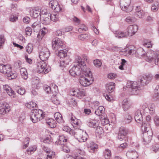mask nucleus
<instances>
[{"label": "nucleus", "mask_w": 159, "mask_h": 159, "mask_svg": "<svg viewBox=\"0 0 159 159\" xmlns=\"http://www.w3.org/2000/svg\"><path fill=\"white\" fill-rule=\"evenodd\" d=\"M89 70L87 68L84 60L79 56H77L74 64L69 70V72L72 76L82 77L84 75V74L85 75H86L87 71H88Z\"/></svg>", "instance_id": "f257e3e1"}, {"label": "nucleus", "mask_w": 159, "mask_h": 159, "mask_svg": "<svg viewBox=\"0 0 159 159\" xmlns=\"http://www.w3.org/2000/svg\"><path fill=\"white\" fill-rule=\"evenodd\" d=\"M50 56L48 50L46 48H43L40 52L39 57L41 61L37 64V69L39 73L46 74L51 70V67L47 65L46 60Z\"/></svg>", "instance_id": "f03ea898"}, {"label": "nucleus", "mask_w": 159, "mask_h": 159, "mask_svg": "<svg viewBox=\"0 0 159 159\" xmlns=\"http://www.w3.org/2000/svg\"><path fill=\"white\" fill-rule=\"evenodd\" d=\"M136 53L139 56L144 57L146 60L149 62H154V63L158 65L159 63V52H154L152 50H149L146 53L142 48H139L136 50Z\"/></svg>", "instance_id": "7ed1b4c3"}, {"label": "nucleus", "mask_w": 159, "mask_h": 159, "mask_svg": "<svg viewBox=\"0 0 159 159\" xmlns=\"http://www.w3.org/2000/svg\"><path fill=\"white\" fill-rule=\"evenodd\" d=\"M143 133V142L144 144L149 143L152 139V133L148 123L143 124L142 127Z\"/></svg>", "instance_id": "20e7f679"}, {"label": "nucleus", "mask_w": 159, "mask_h": 159, "mask_svg": "<svg viewBox=\"0 0 159 159\" xmlns=\"http://www.w3.org/2000/svg\"><path fill=\"white\" fill-rule=\"evenodd\" d=\"M87 71L85 75L84 74L83 76L79 77H80L79 80L80 84L82 86L84 87L89 86L93 81L91 72L89 70Z\"/></svg>", "instance_id": "39448f33"}, {"label": "nucleus", "mask_w": 159, "mask_h": 159, "mask_svg": "<svg viewBox=\"0 0 159 159\" xmlns=\"http://www.w3.org/2000/svg\"><path fill=\"white\" fill-rule=\"evenodd\" d=\"M45 116V113L40 110L34 109L31 111L30 119L33 123H36L43 119Z\"/></svg>", "instance_id": "423d86ee"}, {"label": "nucleus", "mask_w": 159, "mask_h": 159, "mask_svg": "<svg viewBox=\"0 0 159 159\" xmlns=\"http://www.w3.org/2000/svg\"><path fill=\"white\" fill-rule=\"evenodd\" d=\"M52 46L53 49L55 50H57L61 48H65L66 45L60 39L58 38H55L52 39Z\"/></svg>", "instance_id": "0eeeda50"}, {"label": "nucleus", "mask_w": 159, "mask_h": 159, "mask_svg": "<svg viewBox=\"0 0 159 159\" xmlns=\"http://www.w3.org/2000/svg\"><path fill=\"white\" fill-rule=\"evenodd\" d=\"M127 87L131 88V92L133 94H137L139 91L140 85L139 82H129L127 85Z\"/></svg>", "instance_id": "6e6552de"}, {"label": "nucleus", "mask_w": 159, "mask_h": 159, "mask_svg": "<svg viewBox=\"0 0 159 159\" xmlns=\"http://www.w3.org/2000/svg\"><path fill=\"white\" fill-rule=\"evenodd\" d=\"M67 141V139L63 136H60L59 139L56 141L55 143L56 144L60 145L62 147L63 151L66 152L68 153L70 151V149L67 147L66 144Z\"/></svg>", "instance_id": "1a4fd4ad"}, {"label": "nucleus", "mask_w": 159, "mask_h": 159, "mask_svg": "<svg viewBox=\"0 0 159 159\" xmlns=\"http://www.w3.org/2000/svg\"><path fill=\"white\" fill-rule=\"evenodd\" d=\"M75 137L79 142H83L87 140L88 135L85 132L81 129H78L76 131Z\"/></svg>", "instance_id": "9d476101"}, {"label": "nucleus", "mask_w": 159, "mask_h": 159, "mask_svg": "<svg viewBox=\"0 0 159 159\" xmlns=\"http://www.w3.org/2000/svg\"><path fill=\"white\" fill-rule=\"evenodd\" d=\"M131 0H120V5L121 9L126 12H129L131 10L129 9V5Z\"/></svg>", "instance_id": "9b49d317"}, {"label": "nucleus", "mask_w": 159, "mask_h": 159, "mask_svg": "<svg viewBox=\"0 0 159 159\" xmlns=\"http://www.w3.org/2000/svg\"><path fill=\"white\" fill-rule=\"evenodd\" d=\"M152 78V77L151 75H145L140 79V81H139V84L143 85H146L149 83Z\"/></svg>", "instance_id": "f8f14e48"}, {"label": "nucleus", "mask_w": 159, "mask_h": 159, "mask_svg": "<svg viewBox=\"0 0 159 159\" xmlns=\"http://www.w3.org/2000/svg\"><path fill=\"white\" fill-rule=\"evenodd\" d=\"M138 30V27L137 25H134L129 26L126 29L127 34L128 36L130 35L132 36L134 35Z\"/></svg>", "instance_id": "ddd939ff"}, {"label": "nucleus", "mask_w": 159, "mask_h": 159, "mask_svg": "<svg viewBox=\"0 0 159 159\" xmlns=\"http://www.w3.org/2000/svg\"><path fill=\"white\" fill-rule=\"evenodd\" d=\"M11 70V67L10 65L0 64V72L4 74L5 75L7 72H10Z\"/></svg>", "instance_id": "4468645a"}, {"label": "nucleus", "mask_w": 159, "mask_h": 159, "mask_svg": "<svg viewBox=\"0 0 159 159\" xmlns=\"http://www.w3.org/2000/svg\"><path fill=\"white\" fill-rule=\"evenodd\" d=\"M126 156L129 159H138L139 155L137 152L135 150H130L126 153Z\"/></svg>", "instance_id": "2eb2a0df"}, {"label": "nucleus", "mask_w": 159, "mask_h": 159, "mask_svg": "<svg viewBox=\"0 0 159 159\" xmlns=\"http://www.w3.org/2000/svg\"><path fill=\"white\" fill-rule=\"evenodd\" d=\"M30 14L31 17L36 18L40 15V9L38 7L34 8L30 10Z\"/></svg>", "instance_id": "dca6fc26"}, {"label": "nucleus", "mask_w": 159, "mask_h": 159, "mask_svg": "<svg viewBox=\"0 0 159 159\" xmlns=\"http://www.w3.org/2000/svg\"><path fill=\"white\" fill-rule=\"evenodd\" d=\"M43 150L48 154L46 155V159H52L55 157L54 152H51L50 150L47 147L44 146L43 148Z\"/></svg>", "instance_id": "f3484780"}, {"label": "nucleus", "mask_w": 159, "mask_h": 159, "mask_svg": "<svg viewBox=\"0 0 159 159\" xmlns=\"http://www.w3.org/2000/svg\"><path fill=\"white\" fill-rule=\"evenodd\" d=\"M50 14L47 13L44 16H42L40 17L42 23L43 24L45 25H48L50 21Z\"/></svg>", "instance_id": "a211bd4d"}, {"label": "nucleus", "mask_w": 159, "mask_h": 159, "mask_svg": "<svg viewBox=\"0 0 159 159\" xmlns=\"http://www.w3.org/2000/svg\"><path fill=\"white\" fill-rule=\"evenodd\" d=\"M134 119L137 122L140 123L142 121L143 117L140 110H138L136 111L135 113Z\"/></svg>", "instance_id": "6ab92c4d"}, {"label": "nucleus", "mask_w": 159, "mask_h": 159, "mask_svg": "<svg viewBox=\"0 0 159 159\" xmlns=\"http://www.w3.org/2000/svg\"><path fill=\"white\" fill-rule=\"evenodd\" d=\"M115 83L112 82H110L107 84L106 86L107 90L109 93L112 92L115 89Z\"/></svg>", "instance_id": "aec40b11"}, {"label": "nucleus", "mask_w": 159, "mask_h": 159, "mask_svg": "<svg viewBox=\"0 0 159 159\" xmlns=\"http://www.w3.org/2000/svg\"><path fill=\"white\" fill-rule=\"evenodd\" d=\"M63 58V60L60 61V66L61 67H65L68 65L69 62L71 61V59L68 56H66Z\"/></svg>", "instance_id": "412c9836"}, {"label": "nucleus", "mask_w": 159, "mask_h": 159, "mask_svg": "<svg viewBox=\"0 0 159 159\" xmlns=\"http://www.w3.org/2000/svg\"><path fill=\"white\" fill-rule=\"evenodd\" d=\"M115 34V37L118 39L127 38L128 36V34H127L126 32H124L119 31H116Z\"/></svg>", "instance_id": "4be33fe9"}, {"label": "nucleus", "mask_w": 159, "mask_h": 159, "mask_svg": "<svg viewBox=\"0 0 159 159\" xmlns=\"http://www.w3.org/2000/svg\"><path fill=\"white\" fill-rule=\"evenodd\" d=\"M3 89L10 96H11L15 93V92L7 85H4Z\"/></svg>", "instance_id": "5701e85b"}, {"label": "nucleus", "mask_w": 159, "mask_h": 159, "mask_svg": "<svg viewBox=\"0 0 159 159\" xmlns=\"http://www.w3.org/2000/svg\"><path fill=\"white\" fill-rule=\"evenodd\" d=\"M87 124L89 127L96 128L98 124V121L97 120L90 119L87 121Z\"/></svg>", "instance_id": "b1692460"}, {"label": "nucleus", "mask_w": 159, "mask_h": 159, "mask_svg": "<svg viewBox=\"0 0 159 159\" xmlns=\"http://www.w3.org/2000/svg\"><path fill=\"white\" fill-rule=\"evenodd\" d=\"M5 76L9 80L14 79L17 77V73L15 71L11 70L10 72H7Z\"/></svg>", "instance_id": "393cba45"}, {"label": "nucleus", "mask_w": 159, "mask_h": 159, "mask_svg": "<svg viewBox=\"0 0 159 159\" xmlns=\"http://www.w3.org/2000/svg\"><path fill=\"white\" fill-rule=\"evenodd\" d=\"M47 124L51 128H54L56 126L57 123L52 118H48L46 120Z\"/></svg>", "instance_id": "a878e982"}, {"label": "nucleus", "mask_w": 159, "mask_h": 159, "mask_svg": "<svg viewBox=\"0 0 159 159\" xmlns=\"http://www.w3.org/2000/svg\"><path fill=\"white\" fill-rule=\"evenodd\" d=\"M54 117L57 122L59 123L63 122V120L61 115L59 112L55 113Z\"/></svg>", "instance_id": "bb28decb"}, {"label": "nucleus", "mask_w": 159, "mask_h": 159, "mask_svg": "<svg viewBox=\"0 0 159 159\" xmlns=\"http://www.w3.org/2000/svg\"><path fill=\"white\" fill-rule=\"evenodd\" d=\"M58 52L57 56L60 58H63L67 55V53L68 50L66 49H60Z\"/></svg>", "instance_id": "cd10ccee"}, {"label": "nucleus", "mask_w": 159, "mask_h": 159, "mask_svg": "<svg viewBox=\"0 0 159 159\" xmlns=\"http://www.w3.org/2000/svg\"><path fill=\"white\" fill-rule=\"evenodd\" d=\"M105 109L103 107L99 106L95 111V114L98 116H102V114L104 113Z\"/></svg>", "instance_id": "c85d7f7f"}, {"label": "nucleus", "mask_w": 159, "mask_h": 159, "mask_svg": "<svg viewBox=\"0 0 159 159\" xmlns=\"http://www.w3.org/2000/svg\"><path fill=\"white\" fill-rule=\"evenodd\" d=\"M20 73L22 78L26 80L28 78V73L26 69L24 68H22L20 69Z\"/></svg>", "instance_id": "c756f323"}, {"label": "nucleus", "mask_w": 159, "mask_h": 159, "mask_svg": "<svg viewBox=\"0 0 159 159\" xmlns=\"http://www.w3.org/2000/svg\"><path fill=\"white\" fill-rule=\"evenodd\" d=\"M128 133V130L126 128L124 127L120 128L118 134L126 136Z\"/></svg>", "instance_id": "7c9ffc66"}, {"label": "nucleus", "mask_w": 159, "mask_h": 159, "mask_svg": "<svg viewBox=\"0 0 159 159\" xmlns=\"http://www.w3.org/2000/svg\"><path fill=\"white\" fill-rule=\"evenodd\" d=\"M130 104L126 99L123 100V107L125 111H127L130 107Z\"/></svg>", "instance_id": "2f4dec72"}, {"label": "nucleus", "mask_w": 159, "mask_h": 159, "mask_svg": "<svg viewBox=\"0 0 159 159\" xmlns=\"http://www.w3.org/2000/svg\"><path fill=\"white\" fill-rule=\"evenodd\" d=\"M124 51L126 52H128L129 54H133L136 53V51L135 49V48L133 46H131L129 48H126Z\"/></svg>", "instance_id": "473e14b6"}, {"label": "nucleus", "mask_w": 159, "mask_h": 159, "mask_svg": "<svg viewBox=\"0 0 159 159\" xmlns=\"http://www.w3.org/2000/svg\"><path fill=\"white\" fill-rule=\"evenodd\" d=\"M48 32V31L42 30L38 34L37 38L39 40H40Z\"/></svg>", "instance_id": "72a5a7b5"}, {"label": "nucleus", "mask_w": 159, "mask_h": 159, "mask_svg": "<svg viewBox=\"0 0 159 159\" xmlns=\"http://www.w3.org/2000/svg\"><path fill=\"white\" fill-rule=\"evenodd\" d=\"M144 12L142 10L137 11L134 13V16L139 18H142L144 16Z\"/></svg>", "instance_id": "f704fd0d"}, {"label": "nucleus", "mask_w": 159, "mask_h": 159, "mask_svg": "<svg viewBox=\"0 0 159 159\" xmlns=\"http://www.w3.org/2000/svg\"><path fill=\"white\" fill-rule=\"evenodd\" d=\"M143 45L146 47L150 48L152 46L151 41L148 40H145L143 42Z\"/></svg>", "instance_id": "c9c22d12"}, {"label": "nucleus", "mask_w": 159, "mask_h": 159, "mask_svg": "<svg viewBox=\"0 0 159 159\" xmlns=\"http://www.w3.org/2000/svg\"><path fill=\"white\" fill-rule=\"evenodd\" d=\"M151 149L155 153L159 151V144L157 143L154 144L152 145Z\"/></svg>", "instance_id": "e433bc0d"}, {"label": "nucleus", "mask_w": 159, "mask_h": 159, "mask_svg": "<svg viewBox=\"0 0 159 159\" xmlns=\"http://www.w3.org/2000/svg\"><path fill=\"white\" fill-rule=\"evenodd\" d=\"M87 30V27L84 25L82 24L80 25L78 29V31L79 32L81 33Z\"/></svg>", "instance_id": "4c0bfd02"}, {"label": "nucleus", "mask_w": 159, "mask_h": 159, "mask_svg": "<svg viewBox=\"0 0 159 159\" xmlns=\"http://www.w3.org/2000/svg\"><path fill=\"white\" fill-rule=\"evenodd\" d=\"M104 156L106 159H110L111 156V151L108 149L105 150L104 152Z\"/></svg>", "instance_id": "58836bf2"}, {"label": "nucleus", "mask_w": 159, "mask_h": 159, "mask_svg": "<svg viewBox=\"0 0 159 159\" xmlns=\"http://www.w3.org/2000/svg\"><path fill=\"white\" fill-rule=\"evenodd\" d=\"M136 20V19L133 17L129 16L126 19V21L129 24L134 23Z\"/></svg>", "instance_id": "ea45409f"}, {"label": "nucleus", "mask_w": 159, "mask_h": 159, "mask_svg": "<svg viewBox=\"0 0 159 159\" xmlns=\"http://www.w3.org/2000/svg\"><path fill=\"white\" fill-rule=\"evenodd\" d=\"M132 118L131 116L128 114L125 115V122L127 123H129L132 121Z\"/></svg>", "instance_id": "a19ab883"}, {"label": "nucleus", "mask_w": 159, "mask_h": 159, "mask_svg": "<svg viewBox=\"0 0 159 159\" xmlns=\"http://www.w3.org/2000/svg\"><path fill=\"white\" fill-rule=\"evenodd\" d=\"M50 19L53 21H56L58 19V16L57 14H50Z\"/></svg>", "instance_id": "79ce46f5"}, {"label": "nucleus", "mask_w": 159, "mask_h": 159, "mask_svg": "<svg viewBox=\"0 0 159 159\" xmlns=\"http://www.w3.org/2000/svg\"><path fill=\"white\" fill-rule=\"evenodd\" d=\"M71 122L72 125H78L79 124V121L75 117L72 116L70 118Z\"/></svg>", "instance_id": "37998d69"}, {"label": "nucleus", "mask_w": 159, "mask_h": 159, "mask_svg": "<svg viewBox=\"0 0 159 159\" xmlns=\"http://www.w3.org/2000/svg\"><path fill=\"white\" fill-rule=\"evenodd\" d=\"M36 104L35 103L33 102H30L28 103H26L25 106L28 108L31 109L32 108L36 107Z\"/></svg>", "instance_id": "c03bdc74"}, {"label": "nucleus", "mask_w": 159, "mask_h": 159, "mask_svg": "<svg viewBox=\"0 0 159 159\" xmlns=\"http://www.w3.org/2000/svg\"><path fill=\"white\" fill-rule=\"evenodd\" d=\"M155 106L154 104H152L149 105L148 107V109L150 111L151 114H153L154 113L155 111Z\"/></svg>", "instance_id": "a18cd8bd"}, {"label": "nucleus", "mask_w": 159, "mask_h": 159, "mask_svg": "<svg viewBox=\"0 0 159 159\" xmlns=\"http://www.w3.org/2000/svg\"><path fill=\"white\" fill-rule=\"evenodd\" d=\"M93 64L94 66L97 67H100L102 64L101 61L99 59L94 60L93 61Z\"/></svg>", "instance_id": "49530a36"}, {"label": "nucleus", "mask_w": 159, "mask_h": 159, "mask_svg": "<svg viewBox=\"0 0 159 159\" xmlns=\"http://www.w3.org/2000/svg\"><path fill=\"white\" fill-rule=\"evenodd\" d=\"M33 48L32 44L29 43L26 47V51L28 53H30L33 50Z\"/></svg>", "instance_id": "de8ad7c7"}, {"label": "nucleus", "mask_w": 159, "mask_h": 159, "mask_svg": "<svg viewBox=\"0 0 159 159\" xmlns=\"http://www.w3.org/2000/svg\"><path fill=\"white\" fill-rule=\"evenodd\" d=\"M10 110V108H0V114H1L4 115L8 113Z\"/></svg>", "instance_id": "09e8293b"}, {"label": "nucleus", "mask_w": 159, "mask_h": 159, "mask_svg": "<svg viewBox=\"0 0 159 159\" xmlns=\"http://www.w3.org/2000/svg\"><path fill=\"white\" fill-rule=\"evenodd\" d=\"M43 89L46 92L48 93L52 91V92L53 93V89L50 88V87L48 85H45L43 86Z\"/></svg>", "instance_id": "8fccbe9b"}, {"label": "nucleus", "mask_w": 159, "mask_h": 159, "mask_svg": "<svg viewBox=\"0 0 159 159\" xmlns=\"http://www.w3.org/2000/svg\"><path fill=\"white\" fill-rule=\"evenodd\" d=\"M10 108L9 105L5 102H0V108Z\"/></svg>", "instance_id": "3c124183"}, {"label": "nucleus", "mask_w": 159, "mask_h": 159, "mask_svg": "<svg viewBox=\"0 0 159 159\" xmlns=\"http://www.w3.org/2000/svg\"><path fill=\"white\" fill-rule=\"evenodd\" d=\"M57 3L58 2L56 1H52L50 2L49 6L52 9H54Z\"/></svg>", "instance_id": "603ef678"}, {"label": "nucleus", "mask_w": 159, "mask_h": 159, "mask_svg": "<svg viewBox=\"0 0 159 159\" xmlns=\"http://www.w3.org/2000/svg\"><path fill=\"white\" fill-rule=\"evenodd\" d=\"M102 119L101 120L102 123L103 125H106L109 123V121L107 117H104L102 118V117H101Z\"/></svg>", "instance_id": "864d4df0"}, {"label": "nucleus", "mask_w": 159, "mask_h": 159, "mask_svg": "<svg viewBox=\"0 0 159 159\" xmlns=\"http://www.w3.org/2000/svg\"><path fill=\"white\" fill-rule=\"evenodd\" d=\"M78 92V97L80 98V97L84 96L85 95V92L83 90H79L77 91Z\"/></svg>", "instance_id": "5fc2aeb1"}, {"label": "nucleus", "mask_w": 159, "mask_h": 159, "mask_svg": "<svg viewBox=\"0 0 159 159\" xmlns=\"http://www.w3.org/2000/svg\"><path fill=\"white\" fill-rule=\"evenodd\" d=\"M97 127L96 130V132L99 134H102L103 132V129L102 128V127L98 126V125Z\"/></svg>", "instance_id": "6e6d98bb"}, {"label": "nucleus", "mask_w": 159, "mask_h": 159, "mask_svg": "<svg viewBox=\"0 0 159 159\" xmlns=\"http://www.w3.org/2000/svg\"><path fill=\"white\" fill-rule=\"evenodd\" d=\"M92 145L90 146V150H91L92 152H94L98 148V145L95 143H93Z\"/></svg>", "instance_id": "4d7b16f0"}, {"label": "nucleus", "mask_w": 159, "mask_h": 159, "mask_svg": "<svg viewBox=\"0 0 159 159\" xmlns=\"http://www.w3.org/2000/svg\"><path fill=\"white\" fill-rule=\"evenodd\" d=\"M17 92L20 94L23 95L25 93V91L24 88L20 87L19 89L17 90Z\"/></svg>", "instance_id": "13d9d810"}, {"label": "nucleus", "mask_w": 159, "mask_h": 159, "mask_svg": "<svg viewBox=\"0 0 159 159\" xmlns=\"http://www.w3.org/2000/svg\"><path fill=\"white\" fill-rule=\"evenodd\" d=\"M5 42V39L3 35H0V49L1 48L2 45Z\"/></svg>", "instance_id": "bf43d9fd"}, {"label": "nucleus", "mask_w": 159, "mask_h": 159, "mask_svg": "<svg viewBox=\"0 0 159 159\" xmlns=\"http://www.w3.org/2000/svg\"><path fill=\"white\" fill-rule=\"evenodd\" d=\"M51 99L52 100V101L53 102L54 104H56L57 105L59 104V101L57 99L56 96H53L51 98Z\"/></svg>", "instance_id": "052dcab7"}, {"label": "nucleus", "mask_w": 159, "mask_h": 159, "mask_svg": "<svg viewBox=\"0 0 159 159\" xmlns=\"http://www.w3.org/2000/svg\"><path fill=\"white\" fill-rule=\"evenodd\" d=\"M88 35L86 34H81L78 36L79 39L83 40L88 37Z\"/></svg>", "instance_id": "680f3d73"}, {"label": "nucleus", "mask_w": 159, "mask_h": 159, "mask_svg": "<svg viewBox=\"0 0 159 159\" xmlns=\"http://www.w3.org/2000/svg\"><path fill=\"white\" fill-rule=\"evenodd\" d=\"M62 7L61 6L58 5V4L56 7L54 8V9L55 11H56L59 12L62 10Z\"/></svg>", "instance_id": "e2e57ef3"}, {"label": "nucleus", "mask_w": 159, "mask_h": 159, "mask_svg": "<svg viewBox=\"0 0 159 159\" xmlns=\"http://www.w3.org/2000/svg\"><path fill=\"white\" fill-rule=\"evenodd\" d=\"M10 21L12 22L16 21L18 19V17L16 16L11 15L10 17Z\"/></svg>", "instance_id": "0e129e2a"}, {"label": "nucleus", "mask_w": 159, "mask_h": 159, "mask_svg": "<svg viewBox=\"0 0 159 159\" xmlns=\"http://www.w3.org/2000/svg\"><path fill=\"white\" fill-rule=\"evenodd\" d=\"M26 34L29 36L31 35L32 33V29L30 27H27L25 29Z\"/></svg>", "instance_id": "69168bd1"}, {"label": "nucleus", "mask_w": 159, "mask_h": 159, "mask_svg": "<svg viewBox=\"0 0 159 159\" xmlns=\"http://www.w3.org/2000/svg\"><path fill=\"white\" fill-rule=\"evenodd\" d=\"M117 77V75L115 74L111 73L109 74L107 76L108 78L111 79H114Z\"/></svg>", "instance_id": "338daca9"}, {"label": "nucleus", "mask_w": 159, "mask_h": 159, "mask_svg": "<svg viewBox=\"0 0 159 159\" xmlns=\"http://www.w3.org/2000/svg\"><path fill=\"white\" fill-rule=\"evenodd\" d=\"M23 20L24 23L27 24L30 22V19L28 16H25L23 18Z\"/></svg>", "instance_id": "774afa93"}]
</instances>
